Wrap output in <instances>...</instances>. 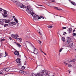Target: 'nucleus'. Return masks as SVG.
Instances as JSON below:
<instances>
[{
  "mask_svg": "<svg viewBox=\"0 0 76 76\" xmlns=\"http://www.w3.org/2000/svg\"><path fill=\"white\" fill-rule=\"evenodd\" d=\"M62 40L64 42V41H65L66 40V39H65V38L64 37H62Z\"/></svg>",
  "mask_w": 76,
  "mask_h": 76,
  "instance_id": "obj_21",
  "label": "nucleus"
},
{
  "mask_svg": "<svg viewBox=\"0 0 76 76\" xmlns=\"http://www.w3.org/2000/svg\"><path fill=\"white\" fill-rule=\"evenodd\" d=\"M17 39L18 40H19L20 42H22V39L20 38H17Z\"/></svg>",
  "mask_w": 76,
  "mask_h": 76,
  "instance_id": "obj_19",
  "label": "nucleus"
},
{
  "mask_svg": "<svg viewBox=\"0 0 76 76\" xmlns=\"http://www.w3.org/2000/svg\"><path fill=\"white\" fill-rule=\"evenodd\" d=\"M38 43H39V44H41V41L39 40L38 41Z\"/></svg>",
  "mask_w": 76,
  "mask_h": 76,
  "instance_id": "obj_35",
  "label": "nucleus"
},
{
  "mask_svg": "<svg viewBox=\"0 0 76 76\" xmlns=\"http://www.w3.org/2000/svg\"><path fill=\"white\" fill-rule=\"evenodd\" d=\"M48 6H50V4H48Z\"/></svg>",
  "mask_w": 76,
  "mask_h": 76,
  "instance_id": "obj_50",
  "label": "nucleus"
},
{
  "mask_svg": "<svg viewBox=\"0 0 76 76\" xmlns=\"http://www.w3.org/2000/svg\"><path fill=\"white\" fill-rule=\"evenodd\" d=\"M14 54L15 55H16V56H19V52L18 51H15L14 53Z\"/></svg>",
  "mask_w": 76,
  "mask_h": 76,
  "instance_id": "obj_10",
  "label": "nucleus"
},
{
  "mask_svg": "<svg viewBox=\"0 0 76 76\" xmlns=\"http://www.w3.org/2000/svg\"><path fill=\"white\" fill-rule=\"evenodd\" d=\"M4 74V72H0V75H2Z\"/></svg>",
  "mask_w": 76,
  "mask_h": 76,
  "instance_id": "obj_26",
  "label": "nucleus"
},
{
  "mask_svg": "<svg viewBox=\"0 0 76 76\" xmlns=\"http://www.w3.org/2000/svg\"><path fill=\"white\" fill-rule=\"evenodd\" d=\"M10 21V20H5V22L6 23H9Z\"/></svg>",
  "mask_w": 76,
  "mask_h": 76,
  "instance_id": "obj_11",
  "label": "nucleus"
},
{
  "mask_svg": "<svg viewBox=\"0 0 76 76\" xmlns=\"http://www.w3.org/2000/svg\"><path fill=\"white\" fill-rule=\"evenodd\" d=\"M3 16L4 17V18H6L7 17V15L6 14H4L3 15Z\"/></svg>",
  "mask_w": 76,
  "mask_h": 76,
  "instance_id": "obj_25",
  "label": "nucleus"
},
{
  "mask_svg": "<svg viewBox=\"0 0 76 76\" xmlns=\"http://www.w3.org/2000/svg\"><path fill=\"white\" fill-rule=\"evenodd\" d=\"M19 68L20 69H22V70H24V69L25 68V67H20Z\"/></svg>",
  "mask_w": 76,
  "mask_h": 76,
  "instance_id": "obj_18",
  "label": "nucleus"
},
{
  "mask_svg": "<svg viewBox=\"0 0 76 76\" xmlns=\"http://www.w3.org/2000/svg\"><path fill=\"white\" fill-rule=\"evenodd\" d=\"M65 34H66V32H64V33L63 34V35H64Z\"/></svg>",
  "mask_w": 76,
  "mask_h": 76,
  "instance_id": "obj_41",
  "label": "nucleus"
},
{
  "mask_svg": "<svg viewBox=\"0 0 76 76\" xmlns=\"http://www.w3.org/2000/svg\"><path fill=\"white\" fill-rule=\"evenodd\" d=\"M16 4L18 7H19L20 6V7H21V8H23V9L26 8V6H25L23 5L22 4L20 3L19 2H17Z\"/></svg>",
  "mask_w": 76,
  "mask_h": 76,
  "instance_id": "obj_1",
  "label": "nucleus"
},
{
  "mask_svg": "<svg viewBox=\"0 0 76 76\" xmlns=\"http://www.w3.org/2000/svg\"><path fill=\"white\" fill-rule=\"evenodd\" d=\"M53 75H55V73H54Z\"/></svg>",
  "mask_w": 76,
  "mask_h": 76,
  "instance_id": "obj_59",
  "label": "nucleus"
},
{
  "mask_svg": "<svg viewBox=\"0 0 76 76\" xmlns=\"http://www.w3.org/2000/svg\"><path fill=\"white\" fill-rule=\"evenodd\" d=\"M73 32H75V30H73Z\"/></svg>",
  "mask_w": 76,
  "mask_h": 76,
  "instance_id": "obj_54",
  "label": "nucleus"
},
{
  "mask_svg": "<svg viewBox=\"0 0 76 76\" xmlns=\"http://www.w3.org/2000/svg\"><path fill=\"white\" fill-rule=\"evenodd\" d=\"M58 34H60V31H58Z\"/></svg>",
  "mask_w": 76,
  "mask_h": 76,
  "instance_id": "obj_49",
  "label": "nucleus"
},
{
  "mask_svg": "<svg viewBox=\"0 0 76 76\" xmlns=\"http://www.w3.org/2000/svg\"><path fill=\"white\" fill-rule=\"evenodd\" d=\"M44 72H45V70H44L40 72L39 73H38L34 75V76H40V75H42L44 73Z\"/></svg>",
  "mask_w": 76,
  "mask_h": 76,
  "instance_id": "obj_3",
  "label": "nucleus"
},
{
  "mask_svg": "<svg viewBox=\"0 0 76 76\" xmlns=\"http://www.w3.org/2000/svg\"><path fill=\"white\" fill-rule=\"evenodd\" d=\"M46 75H48V73L47 72V73H46Z\"/></svg>",
  "mask_w": 76,
  "mask_h": 76,
  "instance_id": "obj_48",
  "label": "nucleus"
},
{
  "mask_svg": "<svg viewBox=\"0 0 76 76\" xmlns=\"http://www.w3.org/2000/svg\"><path fill=\"white\" fill-rule=\"evenodd\" d=\"M16 61L17 63H18V66H21V62L20 61V59L17 58L16 60Z\"/></svg>",
  "mask_w": 76,
  "mask_h": 76,
  "instance_id": "obj_4",
  "label": "nucleus"
},
{
  "mask_svg": "<svg viewBox=\"0 0 76 76\" xmlns=\"http://www.w3.org/2000/svg\"><path fill=\"white\" fill-rule=\"evenodd\" d=\"M14 41H15V42H15V44H16V42L15 41V40H14Z\"/></svg>",
  "mask_w": 76,
  "mask_h": 76,
  "instance_id": "obj_57",
  "label": "nucleus"
},
{
  "mask_svg": "<svg viewBox=\"0 0 76 76\" xmlns=\"http://www.w3.org/2000/svg\"><path fill=\"white\" fill-rule=\"evenodd\" d=\"M64 64H65V65H66V66H68V67H72V64H69L67 63H66V62H64Z\"/></svg>",
  "mask_w": 76,
  "mask_h": 76,
  "instance_id": "obj_9",
  "label": "nucleus"
},
{
  "mask_svg": "<svg viewBox=\"0 0 76 76\" xmlns=\"http://www.w3.org/2000/svg\"><path fill=\"white\" fill-rule=\"evenodd\" d=\"M54 8L55 9H56L57 10H62V9H60V8H58V7H54Z\"/></svg>",
  "mask_w": 76,
  "mask_h": 76,
  "instance_id": "obj_13",
  "label": "nucleus"
},
{
  "mask_svg": "<svg viewBox=\"0 0 76 76\" xmlns=\"http://www.w3.org/2000/svg\"><path fill=\"white\" fill-rule=\"evenodd\" d=\"M70 3L72 4H73V5H75V2H73V1H70Z\"/></svg>",
  "mask_w": 76,
  "mask_h": 76,
  "instance_id": "obj_20",
  "label": "nucleus"
},
{
  "mask_svg": "<svg viewBox=\"0 0 76 76\" xmlns=\"http://www.w3.org/2000/svg\"><path fill=\"white\" fill-rule=\"evenodd\" d=\"M12 18H15V16H12Z\"/></svg>",
  "mask_w": 76,
  "mask_h": 76,
  "instance_id": "obj_51",
  "label": "nucleus"
},
{
  "mask_svg": "<svg viewBox=\"0 0 76 76\" xmlns=\"http://www.w3.org/2000/svg\"><path fill=\"white\" fill-rule=\"evenodd\" d=\"M0 25H4V22L3 21L2 19H0Z\"/></svg>",
  "mask_w": 76,
  "mask_h": 76,
  "instance_id": "obj_8",
  "label": "nucleus"
},
{
  "mask_svg": "<svg viewBox=\"0 0 76 76\" xmlns=\"http://www.w3.org/2000/svg\"><path fill=\"white\" fill-rule=\"evenodd\" d=\"M26 37L28 38H29V35H27L26 36Z\"/></svg>",
  "mask_w": 76,
  "mask_h": 76,
  "instance_id": "obj_38",
  "label": "nucleus"
},
{
  "mask_svg": "<svg viewBox=\"0 0 76 76\" xmlns=\"http://www.w3.org/2000/svg\"><path fill=\"white\" fill-rule=\"evenodd\" d=\"M0 56H1V54H0Z\"/></svg>",
  "mask_w": 76,
  "mask_h": 76,
  "instance_id": "obj_61",
  "label": "nucleus"
},
{
  "mask_svg": "<svg viewBox=\"0 0 76 76\" xmlns=\"http://www.w3.org/2000/svg\"><path fill=\"white\" fill-rule=\"evenodd\" d=\"M12 1L13 3H15L16 2H17V0H11Z\"/></svg>",
  "mask_w": 76,
  "mask_h": 76,
  "instance_id": "obj_24",
  "label": "nucleus"
},
{
  "mask_svg": "<svg viewBox=\"0 0 76 76\" xmlns=\"http://www.w3.org/2000/svg\"><path fill=\"white\" fill-rule=\"evenodd\" d=\"M72 41L71 40V39H68L67 40V42L68 44H70V42H71Z\"/></svg>",
  "mask_w": 76,
  "mask_h": 76,
  "instance_id": "obj_16",
  "label": "nucleus"
},
{
  "mask_svg": "<svg viewBox=\"0 0 76 76\" xmlns=\"http://www.w3.org/2000/svg\"><path fill=\"white\" fill-rule=\"evenodd\" d=\"M14 20L16 23H18V25H18V24H19V23H18V20L16 18H15Z\"/></svg>",
  "mask_w": 76,
  "mask_h": 76,
  "instance_id": "obj_17",
  "label": "nucleus"
},
{
  "mask_svg": "<svg viewBox=\"0 0 76 76\" xmlns=\"http://www.w3.org/2000/svg\"><path fill=\"white\" fill-rule=\"evenodd\" d=\"M37 30L38 31H39V28H37Z\"/></svg>",
  "mask_w": 76,
  "mask_h": 76,
  "instance_id": "obj_46",
  "label": "nucleus"
},
{
  "mask_svg": "<svg viewBox=\"0 0 76 76\" xmlns=\"http://www.w3.org/2000/svg\"><path fill=\"white\" fill-rule=\"evenodd\" d=\"M11 24H12V25H15L16 23H15V22H12L11 23Z\"/></svg>",
  "mask_w": 76,
  "mask_h": 76,
  "instance_id": "obj_30",
  "label": "nucleus"
},
{
  "mask_svg": "<svg viewBox=\"0 0 76 76\" xmlns=\"http://www.w3.org/2000/svg\"><path fill=\"white\" fill-rule=\"evenodd\" d=\"M39 35H42V33H40V32H39Z\"/></svg>",
  "mask_w": 76,
  "mask_h": 76,
  "instance_id": "obj_40",
  "label": "nucleus"
},
{
  "mask_svg": "<svg viewBox=\"0 0 76 76\" xmlns=\"http://www.w3.org/2000/svg\"><path fill=\"white\" fill-rule=\"evenodd\" d=\"M34 18L35 19L37 20L38 19H41V18H42V19H44V17H42V16H38L37 15H35L33 16Z\"/></svg>",
  "mask_w": 76,
  "mask_h": 76,
  "instance_id": "obj_2",
  "label": "nucleus"
},
{
  "mask_svg": "<svg viewBox=\"0 0 76 76\" xmlns=\"http://www.w3.org/2000/svg\"><path fill=\"white\" fill-rule=\"evenodd\" d=\"M22 67H24V66H22Z\"/></svg>",
  "mask_w": 76,
  "mask_h": 76,
  "instance_id": "obj_62",
  "label": "nucleus"
},
{
  "mask_svg": "<svg viewBox=\"0 0 76 76\" xmlns=\"http://www.w3.org/2000/svg\"><path fill=\"white\" fill-rule=\"evenodd\" d=\"M27 11L28 13L29 14H31V12H32V9H29L28 10H27Z\"/></svg>",
  "mask_w": 76,
  "mask_h": 76,
  "instance_id": "obj_7",
  "label": "nucleus"
},
{
  "mask_svg": "<svg viewBox=\"0 0 76 76\" xmlns=\"http://www.w3.org/2000/svg\"><path fill=\"white\" fill-rule=\"evenodd\" d=\"M51 1H52V2H55V1H54V0H52Z\"/></svg>",
  "mask_w": 76,
  "mask_h": 76,
  "instance_id": "obj_47",
  "label": "nucleus"
},
{
  "mask_svg": "<svg viewBox=\"0 0 76 76\" xmlns=\"http://www.w3.org/2000/svg\"><path fill=\"white\" fill-rule=\"evenodd\" d=\"M4 27H6V26H8V24H4Z\"/></svg>",
  "mask_w": 76,
  "mask_h": 76,
  "instance_id": "obj_31",
  "label": "nucleus"
},
{
  "mask_svg": "<svg viewBox=\"0 0 76 76\" xmlns=\"http://www.w3.org/2000/svg\"><path fill=\"white\" fill-rule=\"evenodd\" d=\"M68 72H69V74H70V71H69V70H68Z\"/></svg>",
  "mask_w": 76,
  "mask_h": 76,
  "instance_id": "obj_52",
  "label": "nucleus"
},
{
  "mask_svg": "<svg viewBox=\"0 0 76 76\" xmlns=\"http://www.w3.org/2000/svg\"><path fill=\"white\" fill-rule=\"evenodd\" d=\"M42 53H44V54H45V55H47L46 54V53H44V52H43V51H42Z\"/></svg>",
  "mask_w": 76,
  "mask_h": 76,
  "instance_id": "obj_44",
  "label": "nucleus"
},
{
  "mask_svg": "<svg viewBox=\"0 0 76 76\" xmlns=\"http://www.w3.org/2000/svg\"><path fill=\"white\" fill-rule=\"evenodd\" d=\"M40 6H42V5H40Z\"/></svg>",
  "mask_w": 76,
  "mask_h": 76,
  "instance_id": "obj_55",
  "label": "nucleus"
},
{
  "mask_svg": "<svg viewBox=\"0 0 76 76\" xmlns=\"http://www.w3.org/2000/svg\"><path fill=\"white\" fill-rule=\"evenodd\" d=\"M31 15H32V16H33V15H34V12H33V11H32V12H31Z\"/></svg>",
  "mask_w": 76,
  "mask_h": 76,
  "instance_id": "obj_32",
  "label": "nucleus"
},
{
  "mask_svg": "<svg viewBox=\"0 0 76 76\" xmlns=\"http://www.w3.org/2000/svg\"><path fill=\"white\" fill-rule=\"evenodd\" d=\"M62 28H63V29H66V27H62Z\"/></svg>",
  "mask_w": 76,
  "mask_h": 76,
  "instance_id": "obj_43",
  "label": "nucleus"
},
{
  "mask_svg": "<svg viewBox=\"0 0 76 76\" xmlns=\"http://www.w3.org/2000/svg\"><path fill=\"white\" fill-rule=\"evenodd\" d=\"M63 48H61L60 49L59 52H61V51H62V50H63Z\"/></svg>",
  "mask_w": 76,
  "mask_h": 76,
  "instance_id": "obj_33",
  "label": "nucleus"
},
{
  "mask_svg": "<svg viewBox=\"0 0 76 76\" xmlns=\"http://www.w3.org/2000/svg\"><path fill=\"white\" fill-rule=\"evenodd\" d=\"M39 66H40V67H41V66H43L42 65H39Z\"/></svg>",
  "mask_w": 76,
  "mask_h": 76,
  "instance_id": "obj_53",
  "label": "nucleus"
},
{
  "mask_svg": "<svg viewBox=\"0 0 76 76\" xmlns=\"http://www.w3.org/2000/svg\"><path fill=\"white\" fill-rule=\"evenodd\" d=\"M5 54H6V52H5Z\"/></svg>",
  "mask_w": 76,
  "mask_h": 76,
  "instance_id": "obj_60",
  "label": "nucleus"
},
{
  "mask_svg": "<svg viewBox=\"0 0 76 76\" xmlns=\"http://www.w3.org/2000/svg\"><path fill=\"white\" fill-rule=\"evenodd\" d=\"M73 43H72L70 44L69 45V47H73Z\"/></svg>",
  "mask_w": 76,
  "mask_h": 76,
  "instance_id": "obj_22",
  "label": "nucleus"
},
{
  "mask_svg": "<svg viewBox=\"0 0 76 76\" xmlns=\"http://www.w3.org/2000/svg\"><path fill=\"white\" fill-rule=\"evenodd\" d=\"M40 75V76H43V75Z\"/></svg>",
  "mask_w": 76,
  "mask_h": 76,
  "instance_id": "obj_58",
  "label": "nucleus"
},
{
  "mask_svg": "<svg viewBox=\"0 0 76 76\" xmlns=\"http://www.w3.org/2000/svg\"><path fill=\"white\" fill-rule=\"evenodd\" d=\"M20 73H23V71H19Z\"/></svg>",
  "mask_w": 76,
  "mask_h": 76,
  "instance_id": "obj_42",
  "label": "nucleus"
},
{
  "mask_svg": "<svg viewBox=\"0 0 76 76\" xmlns=\"http://www.w3.org/2000/svg\"><path fill=\"white\" fill-rule=\"evenodd\" d=\"M72 29L71 28H68L67 30V31H68L69 34H70L71 32H72Z\"/></svg>",
  "mask_w": 76,
  "mask_h": 76,
  "instance_id": "obj_15",
  "label": "nucleus"
},
{
  "mask_svg": "<svg viewBox=\"0 0 76 76\" xmlns=\"http://www.w3.org/2000/svg\"><path fill=\"white\" fill-rule=\"evenodd\" d=\"M17 45H18V47H21V45H20V44H19V43H16Z\"/></svg>",
  "mask_w": 76,
  "mask_h": 76,
  "instance_id": "obj_27",
  "label": "nucleus"
},
{
  "mask_svg": "<svg viewBox=\"0 0 76 76\" xmlns=\"http://www.w3.org/2000/svg\"><path fill=\"white\" fill-rule=\"evenodd\" d=\"M48 27L49 28H53V26H48Z\"/></svg>",
  "mask_w": 76,
  "mask_h": 76,
  "instance_id": "obj_28",
  "label": "nucleus"
},
{
  "mask_svg": "<svg viewBox=\"0 0 76 76\" xmlns=\"http://www.w3.org/2000/svg\"><path fill=\"white\" fill-rule=\"evenodd\" d=\"M73 36H76V33H73Z\"/></svg>",
  "mask_w": 76,
  "mask_h": 76,
  "instance_id": "obj_39",
  "label": "nucleus"
},
{
  "mask_svg": "<svg viewBox=\"0 0 76 76\" xmlns=\"http://www.w3.org/2000/svg\"><path fill=\"white\" fill-rule=\"evenodd\" d=\"M54 76V75H51V76Z\"/></svg>",
  "mask_w": 76,
  "mask_h": 76,
  "instance_id": "obj_56",
  "label": "nucleus"
},
{
  "mask_svg": "<svg viewBox=\"0 0 76 76\" xmlns=\"http://www.w3.org/2000/svg\"><path fill=\"white\" fill-rule=\"evenodd\" d=\"M34 51H33V53L35 54H37L38 53V50H37V49L34 48Z\"/></svg>",
  "mask_w": 76,
  "mask_h": 76,
  "instance_id": "obj_6",
  "label": "nucleus"
},
{
  "mask_svg": "<svg viewBox=\"0 0 76 76\" xmlns=\"http://www.w3.org/2000/svg\"><path fill=\"white\" fill-rule=\"evenodd\" d=\"M27 10H28V9H30L31 7L30 6H28L27 7Z\"/></svg>",
  "mask_w": 76,
  "mask_h": 76,
  "instance_id": "obj_23",
  "label": "nucleus"
},
{
  "mask_svg": "<svg viewBox=\"0 0 76 76\" xmlns=\"http://www.w3.org/2000/svg\"><path fill=\"white\" fill-rule=\"evenodd\" d=\"M18 36H19V35L18 34H16L15 35H12V38H14L15 39H17V38L18 37Z\"/></svg>",
  "mask_w": 76,
  "mask_h": 76,
  "instance_id": "obj_5",
  "label": "nucleus"
},
{
  "mask_svg": "<svg viewBox=\"0 0 76 76\" xmlns=\"http://www.w3.org/2000/svg\"><path fill=\"white\" fill-rule=\"evenodd\" d=\"M10 69L9 67H8L7 68L4 69V70L6 71V72H8L9 70H10Z\"/></svg>",
  "mask_w": 76,
  "mask_h": 76,
  "instance_id": "obj_12",
  "label": "nucleus"
},
{
  "mask_svg": "<svg viewBox=\"0 0 76 76\" xmlns=\"http://www.w3.org/2000/svg\"><path fill=\"white\" fill-rule=\"evenodd\" d=\"M75 51H76V49H75Z\"/></svg>",
  "mask_w": 76,
  "mask_h": 76,
  "instance_id": "obj_64",
  "label": "nucleus"
},
{
  "mask_svg": "<svg viewBox=\"0 0 76 76\" xmlns=\"http://www.w3.org/2000/svg\"><path fill=\"white\" fill-rule=\"evenodd\" d=\"M3 10V9L0 7V12H2Z\"/></svg>",
  "mask_w": 76,
  "mask_h": 76,
  "instance_id": "obj_37",
  "label": "nucleus"
},
{
  "mask_svg": "<svg viewBox=\"0 0 76 76\" xmlns=\"http://www.w3.org/2000/svg\"><path fill=\"white\" fill-rule=\"evenodd\" d=\"M4 14H7V11L6 10H4Z\"/></svg>",
  "mask_w": 76,
  "mask_h": 76,
  "instance_id": "obj_29",
  "label": "nucleus"
},
{
  "mask_svg": "<svg viewBox=\"0 0 76 76\" xmlns=\"http://www.w3.org/2000/svg\"><path fill=\"white\" fill-rule=\"evenodd\" d=\"M6 56H5L4 57H6Z\"/></svg>",
  "mask_w": 76,
  "mask_h": 76,
  "instance_id": "obj_63",
  "label": "nucleus"
},
{
  "mask_svg": "<svg viewBox=\"0 0 76 76\" xmlns=\"http://www.w3.org/2000/svg\"><path fill=\"white\" fill-rule=\"evenodd\" d=\"M71 9H72L73 11H75L76 10L75 9H74V8H71Z\"/></svg>",
  "mask_w": 76,
  "mask_h": 76,
  "instance_id": "obj_36",
  "label": "nucleus"
},
{
  "mask_svg": "<svg viewBox=\"0 0 76 76\" xmlns=\"http://www.w3.org/2000/svg\"><path fill=\"white\" fill-rule=\"evenodd\" d=\"M9 39H10V40L12 39V37H9Z\"/></svg>",
  "mask_w": 76,
  "mask_h": 76,
  "instance_id": "obj_45",
  "label": "nucleus"
},
{
  "mask_svg": "<svg viewBox=\"0 0 76 76\" xmlns=\"http://www.w3.org/2000/svg\"><path fill=\"white\" fill-rule=\"evenodd\" d=\"M5 40V39H1V42H2L3 41H4Z\"/></svg>",
  "mask_w": 76,
  "mask_h": 76,
  "instance_id": "obj_34",
  "label": "nucleus"
},
{
  "mask_svg": "<svg viewBox=\"0 0 76 76\" xmlns=\"http://www.w3.org/2000/svg\"><path fill=\"white\" fill-rule=\"evenodd\" d=\"M76 59H74L72 60H71V61H68V62L69 63H70V62H73L74 63V62H75V61H76Z\"/></svg>",
  "mask_w": 76,
  "mask_h": 76,
  "instance_id": "obj_14",
  "label": "nucleus"
}]
</instances>
